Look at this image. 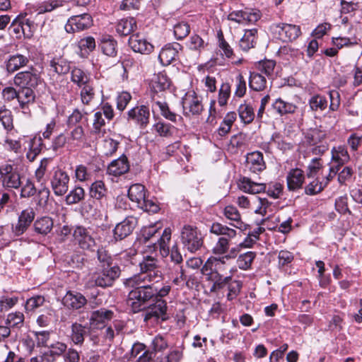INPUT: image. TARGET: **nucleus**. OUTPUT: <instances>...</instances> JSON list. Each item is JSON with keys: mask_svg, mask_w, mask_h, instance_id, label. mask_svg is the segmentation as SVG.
Instances as JSON below:
<instances>
[{"mask_svg": "<svg viewBox=\"0 0 362 362\" xmlns=\"http://www.w3.org/2000/svg\"><path fill=\"white\" fill-rule=\"evenodd\" d=\"M130 278L127 279L124 284L129 287H134L128 295L127 304L134 313H138L148 306V302L156 296V291L153 284L141 283L131 284Z\"/></svg>", "mask_w": 362, "mask_h": 362, "instance_id": "nucleus-1", "label": "nucleus"}, {"mask_svg": "<svg viewBox=\"0 0 362 362\" xmlns=\"http://www.w3.org/2000/svg\"><path fill=\"white\" fill-rule=\"evenodd\" d=\"M140 272L130 277L131 284H140L148 283L153 284L163 279V274L160 270L159 261L156 257L145 255L139 264Z\"/></svg>", "mask_w": 362, "mask_h": 362, "instance_id": "nucleus-2", "label": "nucleus"}, {"mask_svg": "<svg viewBox=\"0 0 362 362\" xmlns=\"http://www.w3.org/2000/svg\"><path fill=\"white\" fill-rule=\"evenodd\" d=\"M120 274L121 269L117 265L99 268L97 272L90 274L87 286L88 287H110L120 276Z\"/></svg>", "mask_w": 362, "mask_h": 362, "instance_id": "nucleus-3", "label": "nucleus"}, {"mask_svg": "<svg viewBox=\"0 0 362 362\" xmlns=\"http://www.w3.org/2000/svg\"><path fill=\"white\" fill-rule=\"evenodd\" d=\"M22 177V175L13 165L6 163L0 165V182L6 190L20 189Z\"/></svg>", "mask_w": 362, "mask_h": 362, "instance_id": "nucleus-4", "label": "nucleus"}, {"mask_svg": "<svg viewBox=\"0 0 362 362\" xmlns=\"http://www.w3.org/2000/svg\"><path fill=\"white\" fill-rule=\"evenodd\" d=\"M84 129L81 125L75 126L74 128L68 133L67 136L60 134L52 141V148L57 151L63 148L66 144L68 147L73 148L83 142L84 138Z\"/></svg>", "mask_w": 362, "mask_h": 362, "instance_id": "nucleus-5", "label": "nucleus"}, {"mask_svg": "<svg viewBox=\"0 0 362 362\" xmlns=\"http://www.w3.org/2000/svg\"><path fill=\"white\" fill-rule=\"evenodd\" d=\"M180 238L184 247L190 252H197L203 245L202 235L196 226L185 225L181 230Z\"/></svg>", "mask_w": 362, "mask_h": 362, "instance_id": "nucleus-6", "label": "nucleus"}, {"mask_svg": "<svg viewBox=\"0 0 362 362\" xmlns=\"http://www.w3.org/2000/svg\"><path fill=\"white\" fill-rule=\"evenodd\" d=\"M238 254L237 248H232L228 255L222 257H209L202 267L201 272L203 275H212L218 273L221 274L226 270V260L235 258Z\"/></svg>", "mask_w": 362, "mask_h": 362, "instance_id": "nucleus-7", "label": "nucleus"}, {"mask_svg": "<svg viewBox=\"0 0 362 362\" xmlns=\"http://www.w3.org/2000/svg\"><path fill=\"white\" fill-rule=\"evenodd\" d=\"M69 176L62 168H53L50 176V185L56 196H63L69 190Z\"/></svg>", "mask_w": 362, "mask_h": 362, "instance_id": "nucleus-8", "label": "nucleus"}, {"mask_svg": "<svg viewBox=\"0 0 362 362\" xmlns=\"http://www.w3.org/2000/svg\"><path fill=\"white\" fill-rule=\"evenodd\" d=\"M270 30L277 38L284 42L295 40L301 34L300 26L288 23L273 24Z\"/></svg>", "mask_w": 362, "mask_h": 362, "instance_id": "nucleus-9", "label": "nucleus"}, {"mask_svg": "<svg viewBox=\"0 0 362 362\" xmlns=\"http://www.w3.org/2000/svg\"><path fill=\"white\" fill-rule=\"evenodd\" d=\"M40 82V76L33 67L29 70L17 73L13 78V83L20 88H35Z\"/></svg>", "mask_w": 362, "mask_h": 362, "instance_id": "nucleus-10", "label": "nucleus"}, {"mask_svg": "<svg viewBox=\"0 0 362 362\" xmlns=\"http://www.w3.org/2000/svg\"><path fill=\"white\" fill-rule=\"evenodd\" d=\"M93 25V18L88 13H83L70 17L64 28L67 33L80 32L88 29Z\"/></svg>", "mask_w": 362, "mask_h": 362, "instance_id": "nucleus-11", "label": "nucleus"}, {"mask_svg": "<svg viewBox=\"0 0 362 362\" xmlns=\"http://www.w3.org/2000/svg\"><path fill=\"white\" fill-rule=\"evenodd\" d=\"M182 103L185 116L199 115L204 110L202 100L194 92L187 93Z\"/></svg>", "mask_w": 362, "mask_h": 362, "instance_id": "nucleus-12", "label": "nucleus"}, {"mask_svg": "<svg viewBox=\"0 0 362 362\" xmlns=\"http://www.w3.org/2000/svg\"><path fill=\"white\" fill-rule=\"evenodd\" d=\"M73 236L76 244L83 250H92L95 246V240L90 228L83 226H76Z\"/></svg>", "mask_w": 362, "mask_h": 362, "instance_id": "nucleus-13", "label": "nucleus"}, {"mask_svg": "<svg viewBox=\"0 0 362 362\" xmlns=\"http://www.w3.org/2000/svg\"><path fill=\"white\" fill-rule=\"evenodd\" d=\"M150 110L146 105L136 106L127 112L128 121H132L141 128H145L149 123Z\"/></svg>", "mask_w": 362, "mask_h": 362, "instance_id": "nucleus-14", "label": "nucleus"}, {"mask_svg": "<svg viewBox=\"0 0 362 362\" xmlns=\"http://www.w3.org/2000/svg\"><path fill=\"white\" fill-rule=\"evenodd\" d=\"M35 213L33 208L28 207L23 210L18 219V223L12 226V232L16 236L23 234L33 221Z\"/></svg>", "mask_w": 362, "mask_h": 362, "instance_id": "nucleus-15", "label": "nucleus"}, {"mask_svg": "<svg viewBox=\"0 0 362 362\" xmlns=\"http://www.w3.org/2000/svg\"><path fill=\"white\" fill-rule=\"evenodd\" d=\"M262 16L259 10L235 11L230 13L228 19L239 24L255 23Z\"/></svg>", "mask_w": 362, "mask_h": 362, "instance_id": "nucleus-16", "label": "nucleus"}, {"mask_svg": "<svg viewBox=\"0 0 362 362\" xmlns=\"http://www.w3.org/2000/svg\"><path fill=\"white\" fill-rule=\"evenodd\" d=\"M137 218L133 216H127L122 222L117 223L113 230L116 240H121L129 235L137 225Z\"/></svg>", "mask_w": 362, "mask_h": 362, "instance_id": "nucleus-17", "label": "nucleus"}, {"mask_svg": "<svg viewBox=\"0 0 362 362\" xmlns=\"http://www.w3.org/2000/svg\"><path fill=\"white\" fill-rule=\"evenodd\" d=\"M62 303L63 305L69 310H76L86 305L88 300L82 293L69 291L63 297Z\"/></svg>", "mask_w": 362, "mask_h": 362, "instance_id": "nucleus-18", "label": "nucleus"}, {"mask_svg": "<svg viewBox=\"0 0 362 362\" xmlns=\"http://www.w3.org/2000/svg\"><path fill=\"white\" fill-rule=\"evenodd\" d=\"M129 45L135 52L148 54L153 50V46L139 33L132 34L129 39Z\"/></svg>", "mask_w": 362, "mask_h": 362, "instance_id": "nucleus-19", "label": "nucleus"}, {"mask_svg": "<svg viewBox=\"0 0 362 362\" xmlns=\"http://www.w3.org/2000/svg\"><path fill=\"white\" fill-rule=\"evenodd\" d=\"M153 300L155 301V303L149 305L145 313L144 320L148 321L153 317L161 318L162 320H165L168 318L166 316V302L163 299H153Z\"/></svg>", "mask_w": 362, "mask_h": 362, "instance_id": "nucleus-20", "label": "nucleus"}, {"mask_svg": "<svg viewBox=\"0 0 362 362\" xmlns=\"http://www.w3.org/2000/svg\"><path fill=\"white\" fill-rule=\"evenodd\" d=\"M245 168L253 173H258L266 168L262 153L254 151L246 156Z\"/></svg>", "mask_w": 362, "mask_h": 362, "instance_id": "nucleus-21", "label": "nucleus"}, {"mask_svg": "<svg viewBox=\"0 0 362 362\" xmlns=\"http://www.w3.org/2000/svg\"><path fill=\"white\" fill-rule=\"evenodd\" d=\"M30 62L28 56L19 53L10 55L4 62L6 70L8 74H13L19 69L26 66Z\"/></svg>", "mask_w": 362, "mask_h": 362, "instance_id": "nucleus-22", "label": "nucleus"}, {"mask_svg": "<svg viewBox=\"0 0 362 362\" xmlns=\"http://www.w3.org/2000/svg\"><path fill=\"white\" fill-rule=\"evenodd\" d=\"M182 46L177 42L166 45L160 51L158 58L163 66L171 64L178 55Z\"/></svg>", "mask_w": 362, "mask_h": 362, "instance_id": "nucleus-23", "label": "nucleus"}, {"mask_svg": "<svg viewBox=\"0 0 362 362\" xmlns=\"http://www.w3.org/2000/svg\"><path fill=\"white\" fill-rule=\"evenodd\" d=\"M115 316L114 312L106 308H100L92 312L89 322L90 325L98 328L104 327Z\"/></svg>", "mask_w": 362, "mask_h": 362, "instance_id": "nucleus-24", "label": "nucleus"}, {"mask_svg": "<svg viewBox=\"0 0 362 362\" xmlns=\"http://www.w3.org/2000/svg\"><path fill=\"white\" fill-rule=\"evenodd\" d=\"M305 180V175L299 168L291 169L286 177L287 187L290 191H295L302 187Z\"/></svg>", "mask_w": 362, "mask_h": 362, "instance_id": "nucleus-25", "label": "nucleus"}, {"mask_svg": "<svg viewBox=\"0 0 362 362\" xmlns=\"http://www.w3.org/2000/svg\"><path fill=\"white\" fill-rule=\"evenodd\" d=\"M129 170L128 159L125 156L112 160L107 167V173L115 177L120 176Z\"/></svg>", "mask_w": 362, "mask_h": 362, "instance_id": "nucleus-26", "label": "nucleus"}, {"mask_svg": "<svg viewBox=\"0 0 362 362\" xmlns=\"http://www.w3.org/2000/svg\"><path fill=\"white\" fill-rule=\"evenodd\" d=\"M90 325H83L80 323H73L71 325V341L76 345H82L84 342V337L90 332Z\"/></svg>", "mask_w": 362, "mask_h": 362, "instance_id": "nucleus-27", "label": "nucleus"}, {"mask_svg": "<svg viewBox=\"0 0 362 362\" xmlns=\"http://www.w3.org/2000/svg\"><path fill=\"white\" fill-rule=\"evenodd\" d=\"M171 239V230L166 228L163 230L161 236L158 239L157 243H154L153 250L159 248L160 253L163 257H166L170 254L169 243Z\"/></svg>", "mask_w": 362, "mask_h": 362, "instance_id": "nucleus-28", "label": "nucleus"}, {"mask_svg": "<svg viewBox=\"0 0 362 362\" xmlns=\"http://www.w3.org/2000/svg\"><path fill=\"white\" fill-rule=\"evenodd\" d=\"M210 232L220 236L219 238H224L230 241L237 235L235 230L218 222L214 223L211 225Z\"/></svg>", "mask_w": 362, "mask_h": 362, "instance_id": "nucleus-29", "label": "nucleus"}, {"mask_svg": "<svg viewBox=\"0 0 362 362\" xmlns=\"http://www.w3.org/2000/svg\"><path fill=\"white\" fill-rule=\"evenodd\" d=\"M204 276L208 281L213 282V285L210 288L211 293H215L223 289L232 280L230 276H223L221 274L218 273Z\"/></svg>", "mask_w": 362, "mask_h": 362, "instance_id": "nucleus-30", "label": "nucleus"}, {"mask_svg": "<svg viewBox=\"0 0 362 362\" xmlns=\"http://www.w3.org/2000/svg\"><path fill=\"white\" fill-rule=\"evenodd\" d=\"M239 187L240 189L250 194L260 193L266 189L265 184L255 182L246 177L240 180Z\"/></svg>", "mask_w": 362, "mask_h": 362, "instance_id": "nucleus-31", "label": "nucleus"}, {"mask_svg": "<svg viewBox=\"0 0 362 362\" xmlns=\"http://www.w3.org/2000/svg\"><path fill=\"white\" fill-rule=\"evenodd\" d=\"M146 197L145 187L141 184L132 185L128 190V197L135 202L137 206L144 203V199Z\"/></svg>", "mask_w": 362, "mask_h": 362, "instance_id": "nucleus-32", "label": "nucleus"}, {"mask_svg": "<svg viewBox=\"0 0 362 362\" xmlns=\"http://www.w3.org/2000/svg\"><path fill=\"white\" fill-rule=\"evenodd\" d=\"M100 46L103 52L109 57H115L117 53V43L110 35H104L100 39Z\"/></svg>", "mask_w": 362, "mask_h": 362, "instance_id": "nucleus-33", "label": "nucleus"}, {"mask_svg": "<svg viewBox=\"0 0 362 362\" xmlns=\"http://www.w3.org/2000/svg\"><path fill=\"white\" fill-rule=\"evenodd\" d=\"M170 86V80L165 72H159L151 81V88L156 93L161 92Z\"/></svg>", "mask_w": 362, "mask_h": 362, "instance_id": "nucleus-34", "label": "nucleus"}, {"mask_svg": "<svg viewBox=\"0 0 362 362\" xmlns=\"http://www.w3.org/2000/svg\"><path fill=\"white\" fill-rule=\"evenodd\" d=\"M136 28V22L134 18L121 19L117 24L116 30L120 35H128Z\"/></svg>", "mask_w": 362, "mask_h": 362, "instance_id": "nucleus-35", "label": "nucleus"}, {"mask_svg": "<svg viewBox=\"0 0 362 362\" xmlns=\"http://www.w3.org/2000/svg\"><path fill=\"white\" fill-rule=\"evenodd\" d=\"M272 108L277 114L282 116L295 112L297 107L292 103H288L281 98H278L273 103Z\"/></svg>", "mask_w": 362, "mask_h": 362, "instance_id": "nucleus-36", "label": "nucleus"}, {"mask_svg": "<svg viewBox=\"0 0 362 362\" xmlns=\"http://www.w3.org/2000/svg\"><path fill=\"white\" fill-rule=\"evenodd\" d=\"M332 158L336 165L340 168L349 160L350 157L346 148L343 146H339L332 148Z\"/></svg>", "mask_w": 362, "mask_h": 362, "instance_id": "nucleus-37", "label": "nucleus"}, {"mask_svg": "<svg viewBox=\"0 0 362 362\" xmlns=\"http://www.w3.org/2000/svg\"><path fill=\"white\" fill-rule=\"evenodd\" d=\"M64 2V0H47L36 4L34 9L38 14H42L63 6Z\"/></svg>", "mask_w": 362, "mask_h": 362, "instance_id": "nucleus-38", "label": "nucleus"}, {"mask_svg": "<svg viewBox=\"0 0 362 362\" xmlns=\"http://www.w3.org/2000/svg\"><path fill=\"white\" fill-rule=\"evenodd\" d=\"M53 228V221L48 216L37 219L34 223L35 231L41 235H47Z\"/></svg>", "mask_w": 362, "mask_h": 362, "instance_id": "nucleus-39", "label": "nucleus"}, {"mask_svg": "<svg viewBox=\"0 0 362 362\" xmlns=\"http://www.w3.org/2000/svg\"><path fill=\"white\" fill-rule=\"evenodd\" d=\"M257 33V29L247 30L244 35L240 39L239 45L243 51H248L254 47L255 40L257 39L256 35Z\"/></svg>", "mask_w": 362, "mask_h": 362, "instance_id": "nucleus-40", "label": "nucleus"}, {"mask_svg": "<svg viewBox=\"0 0 362 362\" xmlns=\"http://www.w3.org/2000/svg\"><path fill=\"white\" fill-rule=\"evenodd\" d=\"M107 189L105 183L101 180L94 182L90 187V195L92 198L100 200L105 198L107 194Z\"/></svg>", "mask_w": 362, "mask_h": 362, "instance_id": "nucleus-41", "label": "nucleus"}, {"mask_svg": "<svg viewBox=\"0 0 362 362\" xmlns=\"http://www.w3.org/2000/svg\"><path fill=\"white\" fill-rule=\"evenodd\" d=\"M168 274L176 285H179L185 280L183 267L180 264H173V266L169 265Z\"/></svg>", "mask_w": 362, "mask_h": 362, "instance_id": "nucleus-42", "label": "nucleus"}, {"mask_svg": "<svg viewBox=\"0 0 362 362\" xmlns=\"http://www.w3.org/2000/svg\"><path fill=\"white\" fill-rule=\"evenodd\" d=\"M79 88H81L80 98L82 104L89 105L95 95V88L92 82L90 81Z\"/></svg>", "mask_w": 362, "mask_h": 362, "instance_id": "nucleus-43", "label": "nucleus"}, {"mask_svg": "<svg viewBox=\"0 0 362 362\" xmlns=\"http://www.w3.org/2000/svg\"><path fill=\"white\" fill-rule=\"evenodd\" d=\"M71 81L77 85L78 87L91 81L90 76L83 70L79 68H74L71 72Z\"/></svg>", "mask_w": 362, "mask_h": 362, "instance_id": "nucleus-44", "label": "nucleus"}, {"mask_svg": "<svg viewBox=\"0 0 362 362\" xmlns=\"http://www.w3.org/2000/svg\"><path fill=\"white\" fill-rule=\"evenodd\" d=\"M35 88H21L18 91V101L21 108L30 103H33L35 98V94L33 90Z\"/></svg>", "mask_w": 362, "mask_h": 362, "instance_id": "nucleus-45", "label": "nucleus"}, {"mask_svg": "<svg viewBox=\"0 0 362 362\" xmlns=\"http://www.w3.org/2000/svg\"><path fill=\"white\" fill-rule=\"evenodd\" d=\"M223 214L226 218L234 221L232 224L234 227L240 228L242 226L241 215L237 208L233 205L226 206L223 210Z\"/></svg>", "mask_w": 362, "mask_h": 362, "instance_id": "nucleus-46", "label": "nucleus"}, {"mask_svg": "<svg viewBox=\"0 0 362 362\" xmlns=\"http://www.w3.org/2000/svg\"><path fill=\"white\" fill-rule=\"evenodd\" d=\"M256 257L255 252L248 251L239 255L237 264L240 269L247 270L251 267V264Z\"/></svg>", "mask_w": 362, "mask_h": 362, "instance_id": "nucleus-47", "label": "nucleus"}, {"mask_svg": "<svg viewBox=\"0 0 362 362\" xmlns=\"http://www.w3.org/2000/svg\"><path fill=\"white\" fill-rule=\"evenodd\" d=\"M50 66L58 74H66L70 70L69 62L62 57L54 58L50 61Z\"/></svg>", "mask_w": 362, "mask_h": 362, "instance_id": "nucleus-48", "label": "nucleus"}, {"mask_svg": "<svg viewBox=\"0 0 362 362\" xmlns=\"http://www.w3.org/2000/svg\"><path fill=\"white\" fill-rule=\"evenodd\" d=\"M267 81L265 78L258 73H252L250 74L249 86L250 88L256 91L263 90L266 86Z\"/></svg>", "mask_w": 362, "mask_h": 362, "instance_id": "nucleus-49", "label": "nucleus"}, {"mask_svg": "<svg viewBox=\"0 0 362 362\" xmlns=\"http://www.w3.org/2000/svg\"><path fill=\"white\" fill-rule=\"evenodd\" d=\"M240 119L246 124L252 122L255 118L253 107L249 104H242L238 108Z\"/></svg>", "mask_w": 362, "mask_h": 362, "instance_id": "nucleus-50", "label": "nucleus"}, {"mask_svg": "<svg viewBox=\"0 0 362 362\" xmlns=\"http://www.w3.org/2000/svg\"><path fill=\"white\" fill-rule=\"evenodd\" d=\"M309 105L313 111H323L327 107V100L325 96L315 95L309 100Z\"/></svg>", "mask_w": 362, "mask_h": 362, "instance_id": "nucleus-51", "label": "nucleus"}, {"mask_svg": "<svg viewBox=\"0 0 362 362\" xmlns=\"http://www.w3.org/2000/svg\"><path fill=\"white\" fill-rule=\"evenodd\" d=\"M84 197V189L81 187H76L66 196V202L69 205L77 204L83 200Z\"/></svg>", "mask_w": 362, "mask_h": 362, "instance_id": "nucleus-52", "label": "nucleus"}, {"mask_svg": "<svg viewBox=\"0 0 362 362\" xmlns=\"http://www.w3.org/2000/svg\"><path fill=\"white\" fill-rule=\"evenodd\" d=\"M326 135L327 132L325 129H322L320 127V128L310 129L308 132L306 138L311 144H316L325 139Z\"/></svg>", "mask_w": 362, "mask_h": 362, "instance_id": "nucleus-53", "label": "nucleus"}, {"mask_svg": "<svg viewBox=\"0 0 362 362\" xmlns=\"http://www.w3.org/2000/svg\"><path fill=\"white\" fill-rule=\"evenodd\" d=\"M325 187L322 182L317 178L310 180L305 187V193L308 195H315L322 192Z\"/></svg>", "mask_w": 362, "mask_h": 362, "instance_id": "nucleus-54", "label": "nucleus"}, {"mask_svg": "<svg viewBox=\"0 0 362 362\" xmlns=\"http://www.w3.org/2000/svg\"><path fill=\"white\" fill-rule=\"evenodd\" d=\"M173 126L163 121H158L153 124L155 132L163 137H169L173 134Z\"/></svg>", "mask_w": 362, "mask_h": 362, "instance_id": "nucleus-55", "label": "nucleus"}, {"mask_svg": "<svg viewBox=\"0 0 362 362\" xmlns=\"http://www.w3.org/2000/svg\"><path fill=\"white\" fill-rule=\"evenodd\" d=\"M105 124V119L103 118L101 112H96L94 114V119L93 123V133L103 136L105 133L103 131L102 127Z\"/></svg>", "mask_w": 362, "mask_h": 362, "instance_id": "nucleus-56", "label": "nucleus"}, {"mask_svg": "<svg viewBox=\"0 0 362 362\" xmlns=\"http://www.w3.org/2000/svg\"><path fill=\"white\" fill-rule=\"evenodd\" d=\"M168 346L167 340L161 335L158 334L151 341V351H153L155 354L157 352H162L165 351Z\"/></svg>", "mask_w": 362, "mask_h": 362, "instance_id": "nucleus-57", "label": "nucleus"}, {"mask_svg": "<svg viewBox=\"0 0 362 362\" xmlns=\"http://www.w3.org/2000/svg\"><path fill=\"white\" fill-rule=\"evenodd\" d=\"M155 103L159 107L160 114L163 117L173 122H176L177 115L170 110L167 103L156 101Z\"/></svg>", "mask_w": 362, "mask_h": 362, "instance_id": "nucleus-58", "label": "nucleus"}, {"mask_svg": "<svg viewBox=\"0 0 362 362\" xmlns=\"http://www.w3.org/2000/svg\"><path fill=\"white\" fill-rule=\"evenodd\" d=\"M97 258L99 262V268L113 266L112 257L103 248L98 249Z\"/></svg>", "mask_w": 362, "mask_h": 362, "instance_id": "nucleus-59", "label": "nucleus"}, {"mask_svg": "<svg viewBox=\"0 0 362 362\" xmlns=\"http://www.w3.org/2000/svg\"><path fill=\"white\" fill-rule=\"evenodd\" d=\"M230 95V86L228 83H222L219 91L218 103L220 106H224L227 104L228 100Z\"/></svg>", "mask_w": 362, "mask_h": 362, "instance_id": "nucleus-60", "label": "nucleus"}, {"mask_svg": "<svg viewBox=\"0 0 362 362\" xmlns=\"http://www.w3.org/2000/svg\"><path fill=\"white\" fill-rule=\"evenodd\" d=\"M190 31L189 25L185 22H180L174 25V35L177 40H182L188 35Z\"/></svg>", "mask_w": 362, "mask_h": 362, "instance_id": "nucleus-61", "label": "nucleus"}, {"mask_svg": "<svg viewBox=\"0 0 362 362\" xmlns=\"http://www.w3.org/2000/svg\"><path fill=\"white\" fill-rule=\"evenodd\" d=\"M265 191L270 197L277 199L282 194L283 185L279 182H270L266 185Z\"/></svg>", "mask_w": 362, "mask_h": 362, "instance_id": "nucleus-62", "label": "nucleus"}, {"mask_svg": "<svg viewBox=\"0 0 362 362\" xmlns=\"http://www.w3.org/2000/svg\"><path fill=\"white\" fill-rule=\"evenodd\" d=\"M21 188V198H29L33 197L36 193V188L34 183L29 179H28L25 184L22 183Z\"/></svg>", "mask_w": 362, "mask_h": 362, "instance_id": "nucleus-63", "label": "nucleus"}, {"mask_svg": "<svg viewBox=\"0 0 362 362\" xmlns=\"http://www.w3.org/2000/svg\"><path fill=\"white\" fill-rule=\"evenodd\" d=\"M24 320V315L20 312L14 313H10L8 315L6 325L10 327H18L19 325H22Z\"/></svg>", "mask_w": 362, "mask_h": 362, "instance_id": "nucleus-64", "label": "nucleus"}]
</instances>
